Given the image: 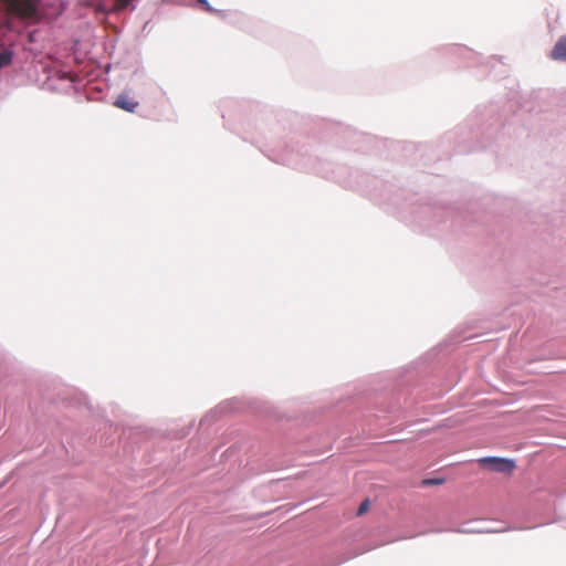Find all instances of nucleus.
Segmentation results:
<instances>
[{
    "label": "nucleus",
    "instance_id": "obj_3",
    "mask_svg": "<svg viewBox=\"0 0 566 566\" xmlns=\"http://www.w3.org/2000/svg\"><path fill=\"white\" fill-rule=\"evenodd\" d=\"M114 105L120 109H124L129 113H134L138 106V103L135 102L132 97L125 94H120L116 101L114 102Z\"/></svg>",
    "mask_w": 566,
    "mask_h": 566
},
{
    "label": "nucleus",
    "instance_id": "obj_1",
    "mask_svg": "<svg viewBox=\"0 0 566 566\" xmlns=\"http://www.w3.org/2000/svg\"><path fill=\"white\" fill-rule=\"evenodd\" d=\"M40 0H0V11H6L21 19H35ZM12 53L3 50L0 53V67L11 62Z\"/></svg>",
    "mask_w": 566,
    "mask_h": 566
},
{
    "label": "nucleus",
    "instance_id": "obj_2",
    "mask_svg": "<svg viewBox=\"0 0 566 566\" xmlns=\"http://www.w3.org/2000/svg\"><path fill=\"white\" fill-rule=\"evenodd\" d=\"M483 465H488L491 470L503 473H511L515 468L512 460L502 458H483L480 460Z\"/></svg>",
    "mask_w": 566,
    "mask_h": 566
},
{
    "label": "nucleus",
    "instance_id": "obj_4",
    "mask_svg": "<svg viewBox=\"0 0 566 566\" xmlns=\"http://www.w3.org/2000/svg\"><path fill=\"white\" fill-rule=\"evenodd\" d=\"M551 59L555 61H566V36L558 39L551 52Z\"/></svg>",
    "mask_w": 566,
    "mask_h": 566
},
{
    "label": "nucleus",
    "instance_id": "obj_5",
    "mask_svg": "<svg viewBox=\"0 0 566 566\" xmlns=\"http://www.w3.org/2000/svg\"><path fill=\"white\" fill-rule=\"evenodd\" d=\"M369 509V501L368 500H365L358 507L357 510V515L360 516L363 514H365Z\"/></svg>",
    "mask_w": 566,
    "mask_h": 566
},
{
    "label": "nucleus",
    "instance_id": "obj_6",
    "mask_svg": "<svg viewBox=\"0 0 566 566\" xmlns=\"http://www.w3.org/2000/svg\"><path fill=\"white\" fill-rule=\"evenodd\" d=\"M206 10H210L207 0H197Z\"/></svg>",
    "mask_w": 566,
    "mask_h": 566
},
{
    "label": "nucleus",
    "instance_id": "obj_7",
    "mask_svg": "<svg viewBox=\"0 0 566 566\" xmlns=\"http://www.w3.org/2000/svg\"><path fill=\"white\" fill-rule=\"evenodd\" d=\"M427 484H436V481H426Z\"/></svg>",
    "mask_w": 566,
    "mask_h": 566
}]
</instances>
